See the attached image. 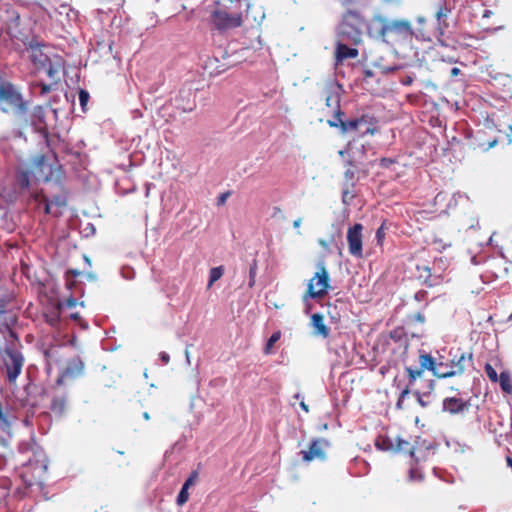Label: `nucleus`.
<instances>
[{
  "instance_id": "nucleus-1",
  "label": "nucleus",
  "mask_w": 512,
  "mask_h": 512,
  "mask_svg": "<svg viewBox=\"0 0 512 512\" xmlns=\"http://www.w3.org/2000/svg\"><path fill=\"white\" fill-rule=\"evenodd\" d=\"M19 342L5 343L1 355L0 373L9 386L16 384L24 366V356L18 349Z\"/></svg>"
},
{
  "instance_id": "nucleus-2",
  "label": "nucleus",
  "mask_w": 512,
  "mask_h": 512,
  "mask_svg": "<svg viewBox=\"0 0 512 512\" xmlns=\"http://www.w3.org/2000/svg\"><path fill=\"white\" fill-rule=\"evenodd\" d=\"M375 20L381 24L379 36L384 42H402L410 40L414 35L412 24L408 20H387L383 16H376Z\"/></svg>"
},
{
  "instance_id": "nucleus-3",
  "label": "nucleus",
  "mask_w": 512,
  "mask_h": 512,
  "mask_svg": "<svg viewBox=\"0 0 512 512\" xmlns=\"http://www.w3.org/2000/svg\"><path fill=\"white\" fill-rule=\"evenodd\" d=\"M0 109L4 113L23 116L27 113L28 105L20 91L0 75Z\"/></svg>"
},
{
  "instance_id": "nucleus-4",
  "label": "nucleus",
  "mask_w": 512,
  "mask_h": 512,
  "mask_svg": "<svg viewBox=\"0 0 512 512\" xmlns=\"http://www.w3.org/2000/svg\"><path fill=\"white\" fill-rule=\"evenodd\" d=\"M364 24V20L358 12L348 11L337 28V41L348 42L351 46L359 45L362 41Z\"/></svg>"
},
{
  "instance_id": "nucleus-5",
  "label": "nucleus",
  "mask_w": 512,
  "mask_h": 512,
  "mask_svg": "<svg viewBox=\"0 0 512 512\" xmlns=\"http://www.w3.org/2000/svg\"><path fill=\"white\" fill-rule=\"evenodd\" d=\"M329 281L330 278L325 263L324 261H320L317 264V272L309 280L307 291L303 296V301L306 303L307 309L310 307L308 304L309 299L322 298L328 293V289L330 288Z\"/></svg>"
},
{
  "instance_id": "nucleus-6",
  "label": "nucleus",
  "mask_w": 512,
  "mask_h": 512,
  "mask_svg": "<svg viewBox=\"0 0 512 512\" xmlns=\"http://www.w3.org/2000/svg\"><path fill=\"white\" fill-rule=\"evenodd\" d=\"M210 21L214 27L219 31H225L233 28H237L242 24V17L239 13H229L219 3L211 11Z\"/></svg>"
},
{
  "instance_id": "nucleus-7",
  "label": "nucleus",
  "mask_w": 512,
  "mask_h": 512,
  "mask_svg": "<svg viewBox=\"0 0 512 512\" xmlns=\"http://www.w3.org/2000/svg\"><path fill=\"white\" fill-rule=\"evenodd\" d=\"M441 264H444V261L440 258L438 261L434 262L433 268L428 265H417L416 269L418 272V278L428 287H432L438 285L440 283L441 274L439 270L442 269Z\"/></svg>"
},
{
  "instance_id": "nucleus-8",
  "label": "nucleus",
  "mask_w": 512,
  "mask_h": 512,
  "mask_svg": "<svg viewBox=\"0 0 512 512\" xmlns=\"http://www.w3.org/2000/svg\"><path fill=\"white\" fill-rule=\"evenodd\" d=\"M17 322V316L14 312L4 309L0 312V334L3 335L5 343L19 342L18 336L13 330V326Z\"/></svg>"
},
{
  "instance_id": "nucleus-9",
  "label": "nucleus",
  "mask_w": 512,
  "mask_h": 512,
  "mask_svg": "<svg viewBox=\"0 0 512 512\" xmlns=\"http://www.w3.org/2000/svg\"><path fill=\"white\" fill-rule=\"evenodd\" d=\"M362 230L363 226L359 223H356L353 226H351L347 232L349 253L357 258H361L363 255Z\"/></svg>"
},
{
  "instance_id": "nucleus-10",
  "label": "nucleus",
  "mask_w": 512,
  "mask_h": 512,
  "mask_svg": "<svg viewBox=\"0 0 512 512\" xmlns=\"http://www.w3.org/2000/svg\"><path fill=\"white\" fill-rule=\"evenodd\" d=\"M327 446L328 441L323 438L313 440L307 451L302 450L300 452L302 459L306 462L312 461L314 459L323 460L325 458L324 447Z\"/></svg>"
},
{
  "instance_id": "nucleus-11",
  "label": "nucleus",
  "mask_w": 512,
  "mask_h": 512,
  "mask_svg": "<svg viewBox=\"0 0 512 512\" xmlns=\"http://www.w3.org/2000/svg\"><path fill=\"white\" fill-rule=\"evenodd\" d=\"M419 369H423V372L427 369L429 371L433 372V375L438 378H444V375H441V373H444V368L448 367L447 363L444 362H436L435 359L427 353H422L419 356Z\"/></svg>"
},
{
  "instance_id": "nucleus-12",
  "label": "nucleus",
  "mask_w": 512,
  "mask_h": 512,
  "mask_svg": "<svg viewBox=\"0 0 512 512\" xmlns=\"http://www.w3.org/2000/svg\"><path fill=\"white\" fill-rule=\"evenodd\" d=\"M31 126L40 135L47 136L48 126L46 123V109L42 106L34 107L31 113Z\"/></svg>"
},
{
  "instance_id": "nucleus-13",
  "label": "nucleus",
  "mask_w": 512,
  "mask_h": 512,
  "mask_svg": "<svg viewBox=\"0 0 512 512\" xmlns=\"http://www.w3.org/2000/svg\"><path fill=\"white\" fill-rule=\"evenodd\" d=\"M15 191L9 196V201H15L18 195L25 194L30 187V172L18 170L15 176Z\"/></svg>"
},
{
  "instance_id": "nucleus-14",
  "label": "nucleus",
  "mask_w": 512,
  "mask_h": 512,
  "mask_svg": "<svg viewBox=\"0 0 512 512\" xmlns=\"http://www.w3.org/2000/svg\"><path fill=\"white\" fill-rule=\"evenodd\" d=\"M11 421L7 413L4 412L0 402V445L7 447L11 441Z\"/></svg>"
},
{
  "instance_id": "nucleus-15",
  "label": "nucleus",
  "mask_w": 512,
  "mask_h": 512,
  "mask_svg": "<svg viewBox=\"0 0 512 512\" xmlns=\"http://www.w3.org/2000/svg\"><path fill=\"white\" fill-rule=\"evenodd\" d=\"M28 57L38 70L49 64V57L43 53L38 43H30L27 48Z\"/></svg>"
},
{
  "instance_id": "nucleus-16",
  "label": "nucleus",
  "mask_w": 512,
  "mask_h": 512,
  "mask_svg": "<svg viewBox=\"0 0 512 512\" xmlns=\"http://www.w3.org/2000/svg\"><path fill=\"white\" fill-rule=\"evenodd\" d=\"M84 370V363L79 357L72 358L68 363L66 368L63 370L61 376L58 379V383H61L65 379L75 378L82 374Z\"/></svg>"
},
{
  "instance_id": "nucleus-17",
  "label": "nucleus",
  "mask_w": 512,
  "mask_h": 512,
  "mask_svg": "<svg viewBox=\"0 0 512 512\" xmlns=\"http://www.w3.org/2000/svg\"><path fill=\"white\" fill-rule=\"evenodd\" d=\"M470 406L469 401H463L460 398L448 397L443 400V410L451 414H459L467 410Z\"/></svg>"
},
{
  "instance_id": "nucleus-18",
  "label": "nucleus",
  "mask_w": 512,
  "mask_h": 512,
  "mask_svg": "<svg viewBox=\"0 0 512 512\" xmlns=\"http://www.w3.org/2000/svg\"><path fill=\"white\" fill-rule=\"evenodd\" d=\"M348 42L337 41L336 60L342 62L345 59L356 58L359 54L358 49L350 47Z\"/></svg>"
},
{
  "instance_id": "nucleus-19",
  "label": "nucleus",
  "mask_w": 512,
  "mask_h": 512,
  "mask_svg": "<svg viewBox=\"0 0 512 512\" xmlns=\"http://www.w3.org/2000/svg\"><path fill=\"white\" fill-rule=\"evenodd\" d=\"M473 356L472 354L462 353L459 357H457V369H451L450 371H444L441 375H444V378L453 377L456 375H461L465 369L467 364H472Z\"/></svg>"
},
{
  "instance_id": "nucleus-20",
  "label": "nucleus",
  "mask_w": 512,
  "mask_h": 512,
  "mask_svg": "<svg viewBox=\"0 0 512 512\" xmlns=\"http://www.w3.org/2000/svg\"><path fill=\"white\" fill-rule=\"evenodd\" d=\"M311 325L314 329V335L321 336L323 338H327L329 336L330 330L324 324V317L320 313H314L311 316Z\"/></svg>"
},
{
  "instance_id": "nucleus-21",
  "label": "nucleus",
  "mask_w": 512,
  "mask_h": 512,
  "mask_svg": "<svg viewBox=\"0 0 512 512\" xmlns=\"http://www.w3.org/2000/svg\"><path fill=\"white\" fill-rule=\"evenodd\" d=\"M433 389H434V381L430 380L428 383V391L427 392H420L417 389L416 390L412 389L411 393L416 397L419 405L423 408H426L430 404L429 398L431 396V391Z\"/></svg>"
},
{
  "instance_id": "nucleus-22",
  "label": "nucleus",
  "mask_w": 512,
  "mask_h": 512,
  "mask_svg": "<svg viewBox=\"0 0 512 512\" xmlns=\"http://www.w3.org/2000/svg\"><path fill=\"white\" fill-rule=\"evenodd\" d=\"M405 372L407 373L408 382L405 386H402L403 389H413V386L417 379L421 378L423 375V369L419 368H412L409 366H406L404 368Z\"/></svg>"
},
{
  "instance_id": "nucleus-23",
  "label": "nucleus",
  "mask_w": 512,
  "mask_h": 512,
  "mask_svg": "<svg viewBox=\"0 0 512 512\" xmlns=\"http://www.w3.org/2000/svg\"><path fill=\"white\" fill-rule=\"evenodd\" d=\"M66 405H67V399L65 396H63V395L55 396L52 399L50 408L53 413L61 416L66 410Z\"/></svg>"
},
{
  "instance_id": "nucleus-24",
  "label": "nucleus",
  "mask_w": 512,
  "mask_h": 512,
  "mask_svg": "<svg viewBox=\"0 0 512 512\" xmlns=\"http://www.w3.org/2000/svg\"><path fill=\"white\" fill-rule=\"evenodd\" d=\"M46 321L57 333H60V331L66 325V322L60 318L59 313L57 311L53 312L50 315H46Z\"/></svg>"
},
{
  "instance_id": "nucleus-25",
  "label": "nucleus",
  "mask_w": 512,
  "mask_h": 512,
  "mask_svg": "<svg viewBox=\"0 0 512 512\" xmlns=\"http://www.w3.org/2000/svg\"><path fill=\"white\" fill-rule=\"evenodd\" d=\"M356 121L359 122V132L362 134L373 133L372 129V118L368 115H362L356 118Z\"/></svg>"
},
{
  "instance_id": "nucleus-26",
  "label": "nucleus",
  "mask_w": 512,
  "mask_h": 512,
  "mask_svg": "<svg viewBox=\"0 0 512 512\" xmlns=\"http://www.w3.org/2000/svg\"><path fill=\"white\" fill-rule=\"evenodd\" d=\"M501 389L505 393H512V380L510 374L507 371L501 372L498 378Z\"/></svg>"
},
{
  "instance_id": "nucleus-27",
  "label": "nucleus",
  "mask_w": 512,
  "mask_h": 512,
  "mask_svg": "<svg viewBox=\"0 0 512 512\" xmlns=\"http://www.w3.org/2000/svg\"><path fill=\"white\" fill-rule=\"evenodd\" d=\"M394 385L400 390L399 398L396 402V408L398 410H402L404 407V399L411 393L412 389H403L401 382H397V378L394 379Z\"/></svg>"
},
{
  "instance_id": "nucleus-28",
  "label": "nucleus",
  "mask_w": 512,
  "mask_h": 512,
  "mask_svg": "<svg viewBox=\"0 0 512 512\" xmlns=\"http://www.w3.org/2000/svg\"><path fill=\"white\" fill-rule=\"evenodd\" d=\"M223 274H224L223 266H218V267L212 268L209 273L208 287H211L214 282H216L223 276Z\"/></svg>"
},
{
  "instance_id": "nucleus-29",
  "label": "nucleus",
  "mask_w": 512,
  "mask_h": 512,
  "mask_svg": "<svg viewBox=\"0 0 512 512\" xmlns=\"http://www.w3.org/2000/svg\"><path fill=\"white\" fill-rule=\"evenodd\" d=\"M343 115H344V113L340 109H338V111L335 113L333 119L328 120L329 126L337 127V128H340V130H341L343 127L344 121H345L342 118Z\"/></svg>"
},
{
  "instance_id": "nucleus-30",
  "label": "nucleus",
  "mask_w": 512,
  "mask_h": 512,
  "mask_svg": "<svg viewBox=\"0 0 512 512\" xmlns=\"http://www.w3.org/2000/svg\"><path fill=\"white\" fill-rule=\"evenodd\" d=\"M359 130V122L356 121V118L345 120L343 127L341 129L342 133H347L350 131H358Z\"/></svg>"
},
{
  "instance_id": "nucleus-31",
  "label": "nucleus",
  "mask_w": 512,
  "mask_h": 512,
  "mask_svg": "<svg viewBox=\"0 0 512 512\" xmlns=\"http://www.w3.org/2000/svg\"><path fill=\"white\" fill-rule=\"evenodd\" d=\"M34 198H35V201H37L39 204L44 205V212L46 214H53V212L51 210L52 204L50 203L49 199L46 196L36 193L34 195Z\"/></svg>"
},
{
  "instance_id": "nucleus-32",
  "label": "nucleus",
  "mask_w": 512,
  "mask_h": 512,
  "mask_svg": "<svg viewBox=\"0 0 512 512\" xmlns=\"http://www.w3.org/2000/svg\"><path fill=\"white\" fill-rule=\"evenodd\" d=\"M47 76L52 79V80H55L58 78V74H59V67L58 66H55L51 63V60L49 59V64L46 65L45 68H42Z\"/></svg>"
},
{
  "instance_id": "nucleus-33",
  "label": "nucleus",
  "mask_w": 512,
  "mask_h": 512,
  "mask_svg": "<svg viewBox=\"0 0 512 512\" xmlns=\"http://www.w3.org/2000/svg\"><path fill=\"white\" fill-rule=\"evenodd\" d=\"M190 487H186L184 484L177 496V499H176V503L179 505V506H182L183 504H185L189 498V493H188V489Z\"/></svg>"
},
{
  "instance_id": "nucleus-34",
  "label": "nucleus",
  "mask_w": 512,
  "mask_h": 512,
  "mask_svg": "<svg viewBox=\"0 0 512 512\" xmlns=\"http://www.w3.org/2000/svg\"><path fill=\"white\" fill-rule=\"evenodd\" d=\"M376 447L383 451L393 449V444L389 438H381L376 441Z\"/></svg>"
},
{
  "instance_id": "nucleus-35",
  "label": "nucleus",
  "mask_w": 512,
  "mask_h": 512,
  "mask_svg": "<svg viewBox=\"0 0 512 512\" xmlns=\"http://www.w3.org/2000/svg\"><path fill=\"white\" fill-rule=\"evenodd\" d=\"M257 274V261L254 259L249 269V288H252L255 285V279Z\"/></svg>"
},
{
  "instance_id": "nucleus-36",
  "label": "nucleus",
  "mask_w": 512,
  "mask_h": 512,
  "mask_svg": "<svg viewBox=\"0 0 512 512\" xmlns=\"http://www.w3.org/2000/svg\"><path fill=\"white\" fill-rule=\"evenodd\" d=\"M11 301V296L0 290V312H3L7 308L8 303Z\"/></svg>"
},
{
  "instance_id": "nucleus-37",
  "label": "nucleus",
  "mask_w": 512,
  "mask_h": 512,
  "mask_svg": "<svg viewBox=\"0 0 512 512\" xmlns=\"http://www.w3.org/2000/svg\"><path fill=\"white\" fill-rule=\"evenodd\" d=\"M485 372L492 382H498L499 375L497 374L496 370L488 363L485 365Z\"/></svg>"
},
{
  "instance_id": "nucleus-38",
  "label": "nucleus",
  "mask_w": 512,
  "mask_h": 512,
  "mask_svg": "<svg viewBox=\"0 0 512 512\" xmlns=\"http://www.w3.org/2000/svg\"><path fill=\"white\" fill-rule=\"evenodd\" d=\"M89 98H90V95H89L88 91H86L84 89H81L79 91V102H80V105H81L83 111H86V105L89 101Z\"/></svg>"
},
{
  "instance_id": "nucleus-39",
  "label": "nucleus",
  "mask_w": 512,
  "mask_h": 512,
  "mask_svg": "<svg viewBox=\"0 0 512 512\" xmlns=\"http://www.w3.org/2000/svg\"><path fill=\"white\" fill-rule=\"evenodd\" d=\"M33 89H34V91L39 89L40 95H46L47 93H49L51 91V85L46 84L44 82H39V83L35 84Z\"/></svg>"
},
{
  "instance_id": "nucleus-40",
  "label": "nucleus",
  "mask_w": 512,
  "mask_h": 512,
  "mask_svg": "<svg viewBox=\"0 0 512 512\" xmlns=\"http://www.w3.org/2000/svg\"><path fill=\"white\" fill-rule=\"evenodd\" d=\"M52 205H56L57 207L66 206V199L64 196L57 195L54 196L52 200H49Z\"/></svg>"
},
{
  "instance_id": "nucleus-41",
  "label": "nucleus",
  "mask_w": 512,
  "mask_h": 512,
  "mask_svg": "<svg viewBox=\"0 0 512 512\" xmlns=\"http://www.w3.org/2000/svg\"><path fill=\"white\" fill-rule=\"evenodd\" d=\"M197 479H198V472L192 471L191 474L189 475V477L184 482V485L186 487H191L192 485H194L196 483Z\"/></svg>"
},
{
  "instance_id": "nucleus-42",
  "label": "nucleus",
  "mask_w": 512,
  "mask_h": 512,
  "mask_svg": "<svg viewBox=\"0 0 512 512\" xmlns=\"http://www.w3.org/2000/svg\"><path fill=\"white\" fill-rule=\"evenodd\" d=\"M280 335L279 333H273L270 338L268 339L266 343V352L269 351V349L279 340Z\"/></svg>"
},
{
  "instance_id": "nucleus-43",
  "label": "nucleus",
  "mask_w": 512,
  "mask_h": 512,
  "mask_svg": "<svg viewBox=\"0 0 512 512\" xmlns=\"http://www.w3.org/2000/svg\"><path fill=\"white\" fill-rule=\"evenodd\" d=\"M423 476L420 472H418V470L416 468H411L409 470V479L411 481H416V480H422Z\"/></svg>"
},
{
  "instance_id": "nucleus-44",
  "label": "nucleus",
  "mask_w": 512,
  "mask_h": 512,
  "mask_svg": "<svg viewBox=\"0 0 512 512\" xmlns=\"http://www.w3.org/2000/svg\"><path fill=\"white\" fill-rule=\"evenodd\" d=\"M396 162L395 159L393 158H386V157H383L380 159V166L382 168H389L392 164H394Z\"/></svg>"
},
{
  "instance_id": "nucleus-45",
  "label": "nucleus",
  "mask_w": 512,
  "mask_h": 512,
  "mask_svg": "<svg viewBox=\"0 0 512 512\" xmlns=\"http://www.w3.org/2000/svg\"><path fill=\"white\" fill-rule=\"evenodd\" d=\"M427 296H428L427 291L419 290L415 293L414 298L416 301L422 302V301L426 300Z\"/></svg>"
},
{
  "instance_id": "nucleus-46",
  "label": "nucleus",
  "mask_w": 512,
  "mask_h": 512,
  "mask_svg": "<svg viewBox=\"0 0 512 512\" xmlns=\"http://www.w3.org/2000/svg\"><path fill=\"white\" fill-rule=\"evenodd\" d=\"M408 447H409V442H407L403 439L397 440V447H396L397 451H405L408 449Z\"/></svg>"
},
{
  "instance_id": "nucleus-47",
  "label": "nucleus",
  "mask_w": 512,
  "mask_h": 512,
  "mask_svg": "<svg viewBox=\"0 0 512 512\" xmlns=\"http://www.w3.org/2000/svg\"><path fill=\"white\" fill-rule=\"evenodd\" d=\"M134 274H135V272L132 268H123L122 269V276L125 279H133Z\"/></svg>"
},
{
  "instance_id": "nucleus-48",
  "label": "nucleus",
  "mask_w": 512,
  "mask_h": 512,
  "mask_svg": "<svg viewBox=\"0 0 512 512\" xmlns=\"http://www.w3.org/2000/svg\"><path fill=\"white\" fill-rule=\"evenodd\" d=\"M55 353H56V347H54V346L46 349L44 352L45 357L49 360H52L54 358Z\"/></svg>"
},
{
  "instance_id": "nucleus-49",
  "label": "nucleus",
  "mask_w": 512,
  "mask_h": 512,
  "mask_svg": "<svg viewBox=\"0 0 512 512\" xmlns=\"http://www.w3.org/2000/svg\"><path fill=\"white\" fill-rule=\"evenodd\" d=\"M384 236H385L384 226L382 225L376 231V238H377L378 242H380L384 238Z\"/></svg>"
},
{
  "instance_id": "nucleus-50",
  "label": "nucleus",
  "mask_w": 512,
  "mask_h": 512,
  "mask_svg": "<svg viewBox=\"0 0 512 512\" xmlns=\"http://www.w3.org/2000/svg\"><path fill=\"white\" fill-rule=\"evenodd\" d=\"M160 360L162 361V363L164 365L168 364L169 363V360H170V356L168 353L166 352H161L160 353Z\"/></svg>"
},
{
  "instance_id": "nucleus-51",
  "label": "nucleus",
  "mask_w": 512,
  "mask_h": 512,
  "mask_svg": "<svg viewBox=\"0 0 512 512\" xmlns=\"http://www.w3.org/2000/svg\"><path fill=\"white\" fill-rule=\"evenodd\" d=\"M301 223H302V219H301V218H298V219L294 220V222H293V227H294L295 229L299 230V228H300V226H301ZM298 234L300 235V234H301V232H300V231H298Z\"/></svg>"
},
{
  "instance_id": "nucleus-52",
  "label": "nucleus",
  "mask_w": 512,
  "mask_h": 512,
  "mask_svg": "<svg viewBox=\"0 0 512 512\" xmlns=\"http://www.w3.org/2000/svg\"><path fill=\"white\" fill-rule=\"evenodd\" d=\"M451 369H457V356H455L450 363H447Z\"/></svg>"
},
{
  "instance_id": "nucleus-53",
  "label": "nucleus",
  "mask_w": 512,
  "mask_h": 512,
  "mask_svg": "<svg viewBox=\"0 0 512 512\" xmlns=\"http://www.w3.org/2000/svg\"><path fill=\"white\" fill-rule=\"evenodd\" d=\"M28 449H29V444H28V443H21V444L19 445V451H20L21 453L26 452Z\"/></svg>"
},
{
  "instance_id": "nucleus-54",
  "label": "nucleus",
  "mask_w": 512,
  "mask_h": 512,
  "mask_svg": "<svg viewBox=\"0 0 512 512\" xmlns=\"http://www.w3.org/2000/svg\"><path fill=\"white\" fill-rule=\"evenodd\" d=\"M318 243L321 247H323L325 250H329V245L324 239H319Z\"/></svg>"
},
{
  "instance_id": "nucleus-55",
  "label": "nucleus",
  "mask_w": 512,
  "mask_h": 512,
  "mask_svg": "<svg viewBox=\"0 0 512 512\" xmlns=\"http://www.w3.org/2000/svg\"><path fill=\"white\" fill-rule=\"evenodd\" d=\"M496 144H497V140L494 139L488 143L487 147H483V150L486 151L490 148H493Z\"/></svg>"
},
{
  "instance_id": "nucleus-56",
  "label": "nucleus",
  "mask_w": 512,
  "mask_h": 512,
  "mask_svg": "<svg viewBox=\"0 0 512 512\" xmlns=\"http://www.w3.org/2000/svg\"><path fill=\"white\" fill-rule=\"evenodd\" d=\"M6 465V457L4 455H0V470H2Z\"/></svg>"
},
{
  "instance_id": "nucleus-57",
  "label": "nucleus",
  "mask_w": 512,
  "mask_h": 512,
  "mask_svg": "<svg viewBox=\"0 0 512 512\" xmlns=\"http://www.w3.org/2000/svg\"><path fill=\"white\" fill-rule=\"evenodd\" d=\"M364 75H365V78H370V77H373L374 76V73L372 70L370 69H365L364 70Z\"/></svg>"
},
{
  "instance_id": "nucleus-58",
  "label": "nucleus",
  "mask_w": 512,
  "mask_h": 512,
  "mask_svg": "<svg viewBox=\"0 0 512 512\" xmlns=\"http://www.w3.org/2000/svg\"><path fill=\"white\" fill-rule=\"evenodd\" d=\"M227 196H228V194H221V195L219 196V198H218V203H219V204H223V203H225Z\"/></svg>"
},
{
  "instance_id": "nucleus-59",
  "label": "nucleus",
  "mask_w": 512,
  "mask_h": 512,
  "mask_svg": "<svg viewBox=\"0 0 512 512\" xmlns=\"http://www.w3.org/2000/svg\"><path fill=\"white\" fill-rule=\"evenodd\" d=\"M31 388H32V384L31 383H28L27 385H25L24 390H25L27 395L31 394Z\"/></svg>"
},
{
  "instance_id": "nucleus-60",
  "label": "nucleus",
  "mask_w": 512,
  "mask_h": 512,
  "mask_svg": "<svg viewBox=\"0 0 512 512\" xmlns=\"http://www.w3.org/2000/svg\"><path fill=\"white\" fill-rule=\"evenodd\" d=\"M415 319H416L417 321H419V322H424V319H425V318H424V315H423V314H421V313H417V314L415 315Z\"/></svg>"
},
{
  "instance_id": "nucleus-61",
  "label": "nucleus",
  "mask_w": 512,
  "mask_h": 512,
  "mask_svg": "<svg viewBox=\"0 0 512 512\" xmlns=\"http://www.w3.org/2000/svg\"><path fill=\"white\" fill-rule=\"evenodd\" d=\"M446 16V13L443 11V9H440L438 12H437V18L438 20H440L442 17H445Z\"/></svg>"
},
{
  "instance_id": "nucleus-62",
  "label": "nucleus",
  "mask_w": 512,
  "mask_h": 512,
  "mask_svg": "<svg viewBox=\"0 0 512 512\" xmlns=\"http://www.w3.org/2000/svg\"><path fill=\"white\" fill-rule=\"evenodd\" d=\"M459 73H460V69L459 68H456V67L452 68L451 74L453 76H457Z\"/></svg>"
},
{
  "instance_id": "nucleus-63",
  "label": "nucleus",
  "mask_w": 512,
  "mask_h": 512,
  "mask_svg": "<svg viewBox=\"0 0 512 512\" xmlns=\"http://www.w3.org/2000/svg\"><path fill=\"white\" fill-rule=\"evenodd\" d=\"M300 407L305 411V412H308L309 409H308V406L305 404V402L301 401L300 402Z\"/></svg>"
},
{
  "instance_id": "nucleus-64",
  "label": "nucleus",
  "mask_w": 512,
  "mask_h": 512,
  "mask_svg": "<svg viewBox=\"0 0 512 512\" xmlns=\"http://www.w3.org/2000/svg\"><path fill=\"white\" fill-rule=\"evenodd\" d=\"M507 464L512 468V458L510 456H507Z\"/></svg>"
}]
</instances>
